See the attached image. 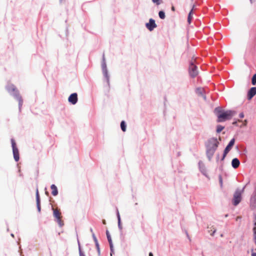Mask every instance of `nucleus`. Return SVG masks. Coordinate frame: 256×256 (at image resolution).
Returning a JSON list of instances; mask_svg holds the SVG:
<instances>
[{"label":"nucleus","instance_id":"nucleus-18","mask_svg":"<svg viewBox=\"0 0 256 256\" xmlns=\"http://www.w3.org/2000/svg\"><path fill=\"white\" fill-rule=\"evenodd\" d=\"M158 16L161 19H164L165 18V14L163 11H160L158 12Z\"/></svg>","mask_w":256,"mask_h":256},{"label":"nucleus","instance_id":"nucleus-3","mask_svg":"<svg viewBox=\"0 0 256 256\" xmlns=\"http://www.w3.org/2000/svg\"><path fill=\"white\" fill-rule=\"evenodd\" d=\"M11 144L12 148V152L14 159L16 162H18L20 159L19 151L16 146V142L14 139H11Z\"/></svg>","mask_w":256,"mask_h":256},{"label":"nucleus","instance_id":"nucleus-15","mask_svg":"<svg viewBox=\"0 0 256 256\" xmlns=\"http://www.w3.org/2000/svg\"><path fill=\"white\" fill-rule=\"evenodd\" d=\"M120 127L123 132H126V125L125 122L124 121H122L120 123Z\"/></svg>","mask_w":256,"mask_h":256},{"label":"nucleus","instance_id":"nucleus-11","mask_svg":"<svg viewBox=\"0 0 256 256\" xmlns=\"http://www.w3.org/2000/svg\"><path fill=\"white\" fill-rule=\"evenodd\" d=\"M36 206L38 208V212H40V198L38 194V189H36Z\"/></svg>","mask_w":256,"mask_h":256},{"label":"nucleus","instance_id":"nucleus-33","mask_svg":"<svg viewBox=\"0 0 256 256\" xmlns=\"http://www.w3.org/2000/svg\"><path fill=\"white\" fill-rule=\"evenodd\" d=\"M80 256H85V255L80 250Z\"/></svg>","mask_w":256,"mask_h":256},{"label":"nucleus","instance_id":"nucleus-21","mask_svg":"<svg viewBox=\"0 0 256 256\" xmlns=\"http://www.w3.org/2000/svg\"><path fill=\"white\" fill-rule=\"evenodd\" d=\"M252 83L253 85L256 84V74H254L253 76L252 80Z\"/></svg>","mask_w":256,"mask_h":256},{"label":"nucleus","instance_id":"nucleus-4","mask_svg":"<svg viewBox=\"0 0 256 256\" xmlns=\"http://www.w3.org/2000/svg\"><path fill=\"white\" fill-rule=\"evenodd\" d=\"M53 214L55 218H56V221L58 224L62 226L64 225L63 222L62 220V214L60 210L58 208H52Z\"/></svg>","mask_w":256,"mask_h":256},{"label":"nucleus","instance_id":"nucleus-17","mask_svg":"<svg viewBox=\"0 0 256 256\" xmlns=\"http://www.w3.org/2000/svg\"><path fill=\"white\" fill-rule=\"evenodd\" d=\"M108 242H109L110 248V256H112V254L114 253V248H113V245H112V240H110V241H108Z\"/></svg>","mask_w":256,"mask_h":256},{"label":"nucleus","instance_id":"nucleus-8","mask_svg":"<svg viewBox=\"0 0 256 256\" xmlns=\"http://www.w3.org/2000/svg\"><path fill=\"white\" fill-rule=\"evenodd\" d=\"M146 28L150 31H152L157 26L155 23V21L152 18H150L149 22L146 24Z\"/></svg>","mask_w":256,"mask_h":256},{"label":"nucleus","instance_id":"nucleus-38","mask_svg":"<svg viewBox=\"0 0 256 256\" xmlns=\"http://www.w3.org/2000/svg\"><path fill=\"white\" fill-rule=\"evenodd\" d=\"M203 96V98H204V100H206V96L205 95H204L202 96Z\"/></svg>","mask_w":256,"mask_h":256},{"label":"nucleus","instance_id":"nucleus-23","mask_svg":"<svg viewBox=\"0 0 256 256\" xmlns=\"http://www.w3.org/2000/svg\"><path fill=\"white\" fill-rule=\"evenodd\" d=\"M218 180H219V182H220V186L222 187V176H220V175L219 176Z\"/></svg>","mask_w":256,"mask_h":256},{"label":"nucleus","instance_id":"nucleus-31","mask_svg":"<svg viewBox=\"0 0 256 256\" xmlns=\"http://www.w3.org/2000/svg\"><path fill=\"white\" fill-rule=\"evenodd\" d=\"M243 124H242V126H246V124H247V120H244V122H242Z\"/></svg>","mask_w":256,"mask_h":256},{"label":"nucleus","instance_id":"nucleus-41","mask_svg":"<svg viewBox=\"0 0 256 256\" xmlns=\"http://www.w3.org/2000/svg\"><path fill=\"white\" fill-rule=\"evenodd\" d=\"M254 226H256V222H254Z\"/></svg>","mask_w":256,"mask_h":256},{"label":"nucleus","instance_id":"nucleus-40","mask_svg":"<svg viewBox=\"0 0 256 256\" xmlns=\"http://www.w3.org/2000/svg\"><path fill=\"white\" fill-rule=\"evenodd\" d=\"M102 222H103L104 224H106V220H103Z\"/></svg>","mask_w":256,"mask_h":256},{"label":"nucleus","instance_id":"nucleus-7","mask_svg":"<svg viewBox=\"0 0 256 256\" xmlns=\"http://www.w3.org/2000/svg\"><path fill=\"white\" fill-rule=\"evenodd\" d=\"M234 142H235L234 138H232V139L230 140V142L229 144L226 146V148H225V150H224V154H223V156H222V160H224L225 158V157L228 154V153L230 151V150H231L232 148L234 145Z\"/></svg>","mask_w":256,"mask_h":256},{"label":"nucleus","instance_id":"nucleus-5","mask_svg":"<svg viewBox=\"0 0 256 256\" xmlns=\"http://www.w3.org/2000/svg\"><path fill=\"white\" fill-rule=\"evenodd\" d=\"M189 74L192 78H194L198 74L197 67L192 62H190L189 66Z\"/></svg>","mask_w":256,"mask_h":256},{"label":"nucleus","instance_id":"nucleus-30","mask_svg":"<svg viewBox=\"0 0 256 256\" xmlns=\"http://www.w3.org/2000/svg\"><path fill=\"white\" fill-rule=\"evenodd\" d=\"M92 238L95 243L98 242V240L94 234H92Z\"/></svg>","mask_w":256,"mask_h":256},{"label":"nucleus","instance_id":"nucleus-45","mask_svg":"<svg viewBox=\"0 0 256 256\" xmlns=\"http://www.w3.org/2000/svg\"><path fill=\"white\" fill-rule=\"evenodd\" d=\"M250 1H252V0H250Z\"/></svg>","mask_w":256,"mask_h":256},{"label":"nucleus","instance_id":"nucleus-39","mask_svg":"<svg viewBox=\"0 0 256 256\" xmlns=\"http://www.w3.org/2000/svg\"><path fill=\"white\" fill-rule=\"evenodd\" d=\"M216 230H214V231L211 234V235H213L216 232Z\"/></svg>","mask_w":256,"mask_h":256},{"label":"nucleus","instance_id":"nucleus-26","mask_svg":"<svg viewBox=\"0 0 256 256\" xmlns=\"http://www.w3.org/2000/svg\"><path fill=\"white\" fill-rule=\"evenodd\" d=\"M95 244H96V247L98 254H100V246H99L98 242H96Z\"/></svg>","mask_w":256,"mask_h":256},{"label":"nucleus","instance_id":"nucleus-22","mask_svg":"<svg viewBox=\"0 0 256 256\" xmlns=\"http://www.w3.org/2000/svg\"><path fill=\"white\" fill-rule=\"evenodd\" d=\"M103 68H104V74L105 76L108 80V72H107L106 70V65L103 66Z\"/></svg>","mask_w":256,"mask_h":256},{"label":"nucleus","instance_id":"nucleus-32","mask_svg":"<svg viewBox=\"0 0 256 256\" xmlns=\"http://www.w3.org/2000/svg\"><path fill=\"white\" fill-rule=\"evenodd\" d=\"M240 118H243L244 117V114L243 112H242L240 114Z\"/></svg>","mask_w":256,"mask_h":256},{"label":"nucleus","instance_id":"nucleus-2","mask_svg":"<svg viewBox=\"0 0 256 256\" xmlns=\"http://www.w3.org/2000/svg\"><path fill=\"white\" fill-rule=\"evenodd\" d=\"M219 142L216 138H210L206 144V154L209 159L214 154L217 148L218 147Z\"/></svg>","mask_w":256,"mask_h":256},{"label":"nucleus","instance_id":"nucleus-20","mask_svg":"<svg viewBox=\"0 0 256 256\" xmlns=\"http://www.w3.org/2000/svg\"><path fill=\"white\" fill-rule=\"evenodd\" d=\"M192 10L190 12L188 16V22L189 24H190L191 22V20H192Z\"/></svg>","mask_w":256,"mask_h":256},{"label":"nucleus","instance_id":"nucleus-43","mask_svg":"<svg viewBox=\"0 0 256 256\" xmlns=\"http://www.w3.org/2000/svg\"><path fill=\"white\" fill-rule=\"evenodd\" d=\"M228 216V214H226V215L225 216H226V217H227Z\"/></svg>","mask_w":256,"mask_h":256},{"label":"nucleus","instance_id":"nucleus-34","mask_svg":"<svg viewBox=\"0 0 256 256\" xmlns=\"http://www.w3.org/2000/svg\"><path fill=\"white\" fill-rule=\"evenodd\" d=\"M240 218H241L240 216H237L236 220V221H238V220H240Z\"/></svg>","mask_w":256,"mask_h":256},{"label":"nucleus","instance_id":"nucleus-19","mask_svg":"<svg viewBox=\"0 0 256 256\" xmlns=\"http://www.w3.org/2000/svg\"><path fill=\"white\" fill-rule=\"evenodd\" d=\"M224 129V126H220V125H218L217 126L216 132L218 133H219L220 132H222Z\"/></svg>","mask_w":256,"mask_h":256},{"label":"nucleus","instance_id":"nucleus-10","mask_svg":"<svg viewBox=\"0 0 256 256\" xmlns=\"http://www.w3.org/2000/svg\"><path fill=\"white\" fill-rule=\"evenodd\" d=\"M256 94V87H252L249 90L248 94V100H250Z\"/></svg>","mask_w":256,"mask_h":256},{"label":"nucleus","instance_id":"nucleus-14","mask_svg":"<svg viewBox=\"0 0 256 256\" xmlns=\"http://www.w3.org/2000/svg\"><path fill=\"white\" fill-rule=\"evenodd\" d=\"M16 98L17 100H18V102L19 108H20V110L21 107L22 106V102H23L22 99V97L19 94L16 95Z\"/></svg>","mask_w":256,"mask_h":256},{"label":"nucleus","instance_id":"nucleus-42","mask_svg":"<svg viewBox=\"0 0 256 256\" xmlns=\"http://www.w3.org/2000/svg\"><path fill=\"white\" fill-rule=\"evenodd\" d=\"M238 122H242V121L240 120H238Z\"/></svg>","mask_w":256,"mask_h":256},{"label":"nucleus","instance_id":"nucleus-36","mask_svg":"<svg viewBox=\"0 0 256 256\" xmlns=\"http://www.w3.org/2000/svg\"><path fill=\"white\" fill-rule=\"evenodd\" d=\"M172 11H174V10H175V8H174V6H172Z\"/></svg>","mask_w":256,"mask_h":256},{"label":"nucleus","instance_id":"nucleus-1","mask_svg":"<svg viewBox=\"0 0 256 256\" xmlns=\"http://www.w3.org/2000/svg\"><path fill=\"white\" fill-rule=\"evenodd\" d=\"M214 112L217 116L218 122H223L226 120L232 118L236 114L234 110H228L224 111L220 108H216L214 109Z\"/></svg>","mask_w":256,"mask_h":256},{"label":"nucleus","instance_id":"nucleus-29","mask_svg":"<svg viewBox=\"0 0 256 256\" xmlns=\"http://www.w3.org/2000/svg\"><path fill=\"white\" fill-rule=\"evenodd\" d=\"M160 0H152V2L154 3H156L157 5L160 4Z\"/></svg>","mask_w":256,"mask_h":256},{"label":"nucleus","instance_id":"nucleus-16","mask_svg":"<svg viewBox=\"0 0 256 256\" xmlns=\"http://www.w3.org/2000/svg\"><path fill=\"white\" fill-rule=\"evenodd\" d=\"M7 90L9 92H10V91L14 92L16 90V88H15V86L14 85L12 84V85L8 86Z\"/></svg>","mask_w":256,"mask_h":256},{"label":"nucleus","instance_id":"nucleus-27","mask_svg":"<svg viewBox=\"0 0 256 256\" xmlns=\"http://www.w3.org/2000/svg\"><path fill=\"white\" fill-rule=\"evenodd\" d=\"M202 90H202V88H198V89H197V92H198V94H200V95L202 96Z\"/></svg>","mask_w":256,"mask_h":256},{"label":"nucleus","instance_id":"nucleus-37","mask_svg":"<svg viewBox=\"0 0 256 256\" xmlns=\"http://www.w3.org/2000/svg\"><path fill=\"white\" fill-rule=\"evenodd\" d=\"M149 256H153V254H152V252H150V253H149Z\"/></svg>","mask_w":256,"mask_h":256},{"label":"nucleus","instance_id":"nucleus-13","mask_svg":"<svg viewBox=\"0 0 256 256\" xmlns=\"http://www.w3.org/2000/svg\"><path fill=\"white\" fill-rule=\"evenodd\" d=\"M50 188L52 190V194L54 196H56L58 194V190L56 186L53 184L50 186Z\"/></svg>","mask_w":256,"mask_h":256},{"label":"nucleus","instance_id":"nucleus-24","mask_svg":"<svg viewBox=\"0 0 256 256\" xmlns=\"http://www.w3.org/2000/svg\"><path fill=\"white\" fill-rule=\"evenodd\" d=\"M254 251H256V248H252L251 249L252 256H256V252Z\"/></svg>","mask_w":256,"mask_h":256},{"label":"nucleus","instance_id":"nucleus-28","mask_svg":"<svg viewBox=\"0 0 256 256\" xmlns=\"http://www.w3.org/2000/svg\"><path fill=\"white\" fill-rule=\"evenodd\" d=\"M118 225L120 226V214H119V212H118Z\"/></svg>","mask_w":256,"mask_h":256},{"label":"nucleus","instance_id":"nucleus-6","mask_svg":"<svg viewBox=\"0 0 256 256\" xmlns=\"http://www.w3.org/2000/svg\"><path fill=\"white\" fill-rule=\"evenodd\" d=\"M241 192L240 190H236L234 194L233 198V204L234 206H237L241 201Z\"/></svg>","mask_w":256,"mask_h":256},{"label":"nucleus","instance_id":"nucleus-35","mask_svg":"<svg viewBox=\"0 0 256 256\" xmlns=\"http://www.w3.org/2000/svg\"><path fill=\"white\" fill-rule=\"evenodd\" d=\"M236 124H237V121H236V122H232V124H234V125H236Z\"/></svg>","mask_w":256,"mask_h":256},{"label":"nucleus","instance_id":"nucleus-25","mask_svg":"<svg viewBox=\"0 0 256 256\" xmlns=\"http://www.w3.org/2000/svg\"><path fill=\"white\" fill-rule=\"evenodd\" d=\"M106 234L108 241H110L112 238L108 230H106Z\"/></svg>","mask_w":256,"mask_h":256},{"label":"nucleus","instance_id":"nucleus-9","mask_svg":"<svg viewBox=\"0 0 256 256\" xmlns=\"http://www.w3.org/2000/svg\"><path fill=\"white\" fill-rule=\"evenodd\" d=\"M68 102L72 104H74L78 101V95L76 93H73L70 95L68 98Z\"/></svg>","mask_w":256,"mask_h":256},{"label":"nucleus","instance_id":"nucleus-44","mask_svg":"<svg viewBox=\"0 0 256 256\" xmlns=\"http://www.w3.org/2000/svg\"><path fill=\"white\" fill-rule=\"evenodd\" d=\"M253 228H256V226H254Z\"/></svg>","mask_w":256,"mask_h":256},{"label":"nucleus","instance_id":"nucleus-12","mask_svg":"<svg viewBox=\"0 0 256 256\" xmlns=\"http://www.w3.org/2000/svg\"><path fill=\"white\" fill-rule=\"evenodd\" d=\"M240 164V160L237 158H234L232 160V165L234 168H238Z\"/></svg>","mask_w":256,"mask_h":256}]
</instances>
